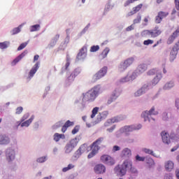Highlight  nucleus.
<instances>
[{
    "label": "nucleus",
    "mask_w": 179,
    "mask_h": 179,
    "mask_svg": "<svg viewBox=\"0 0 179 179\" xmlns=\"http://www.w3.org/2000/svg\"><path fill=\"white\" fill-rule=\"evenodd\" d=\"M100 93V85H96L83 94V100L92 103L96 100Z\"/></svg>",
    "instance_id": "1"
},
{
    "label": "nucleus",
    "mask_w": 179,
    "mask_h": 179,
    "mask_svg": "<svg viewBox=\"0 0 179 179\" xmlns=\"http://www.w3.org/2000/svg\"><path fill=\"white\" fill-rule=\"evenodd\" d=\"M162 34V29L159 27H155L153 29L144 30L141 32L142 37H150L151 38H156Z\"/></svg>",
    "instance_id": "2"
},
{
    "label": "nucleus",
    "mask_w": 179,
    "mask_h": 179,
    "mask_svg": "<svg viewBox=\"0 0 179 179\" xmlns=\"http://www.w3.org/2000/svg\"><path fill=\"white\" fill-rule=\"evenodd\" d=\"M100 160L102 163L107 164L108 166H114V164H115V160H114V158L108 155H101Z\"/></svg>",
    "instance_id": "3"
},
{
    "label": "nucleus",
    "mask_w": 179,
    "mask_h": 179,
    "mask_svg": "<svg viewBox=\"0 0 179 179\" xmlns=\"http://www.w3.org/2000/svg\"><path fill=\"white\" fill-rule=\"evenodd\" d=\"M87 57V47L83 46L79 51L76 57L77 61H82Z\"/></svg>",
    "instance_id": "4"
},
{
    "label": "nucleus",
    "mask_w": 179,
    "mask_h": 179,
    "mask_svg": "<svg viewBox=\"0 0 179 179\" xmlns=\"http://www.w3.org/2000/svg\"><path fill=\"white\" fill-rule=\"evenodd\" d=\"M106 73H107V67H103L93 76V82H96V80L101 79V78H103Z\"/></svg>",
    "instance_id": "5"
},
{
    "label": "nucleus",
    "mask_w": 179,
    "mask_h": 179,
    "mask_svg": "<svg viewBox=\"0 0 179 179\" xmlns=\"http://www.w3.org/2000/svg\"><path fill=\"white\" fill-rule=\"evenodd\" d=\"M114 171L115 174L120 176V177H124L127 174V169L122 165H117L115 167Z\"/></svg>",
    "instance_id": "6"
},
{
    "label": "nucleus",
    "mask_w": 179,
    "mask_h": 179,
    "mask_svg": "<svg viewBox=\"0 0 179 179\" xmlns=\"http://www.w3.org/2000/svg\"><path fill=\"white\" fill-rule=\"evenodd\" d=\"M157 114H159V113L155 110V107H152L149 111L146 110L144 112L141 116L143 117L144 121H147L148 120L150 121V120H149V115H157Z\"/></svg>",
    "instance_id": "7"
},
{
    "label": "nucleus",
    "mask_w": 179,
    "mask_h": 179,
    "mask_svg": "<svg viewBox=\"0 0 179 179\" xmlns=\"http://www.w3.org/2000/svg\"><path fill=\"white\" fill-rule=\"evenodd\" d=\"M141 128H142L141 124H138L137 126H134V125L124 126L122 129V132H125L127 134V132H132L133 131H136V129H141Z\"/></svg>",
    "instance_id": "8"
},
{
    "label": "nucleus",
    "mask_w": 179,
    "mask_h": 179,
    "mask_svg": "<svg viewBox=\"0 0 179 179\" xmlns=\"http://www.w3.org/2000/svg\"><path fill=\"white\" fill-rule=\"evenodd\" d=\"M95 174H104L106 173V166L103 164H98L94 167Z\"/></svg>",
    "instance_id": "9"
},
{
    "label": "nucleus",
    "mask_w": 179,
    "mask_h": 179,
    "mask_svg": "<svg viewBox=\"0 0 179 179\" xmlns=\"http://www.w3.org/2000/svg\"><path fill=\"white\" fill-rule=\"evenodd\" d=\"M132 64H134V58L131 57L127 59L126 61H124V63H122L120 65V72H122V71H125V69H127L128 66H130L131 65H132Z\"/></svg>",
    "instance_id": "10"
},
{
    "label": "nucleus",
    "mask_w": 179,
    "mask_h": 179,
    "mask_svg": "<svg viewBox=\"0 0 179 179\" xmlns=\"http://www.w3.org/2000/svg\"><path fill=\"white\" fill-rule=\"evenodd\" d=\"M167 16H169V12L159 11L155 18V23H162L163 19H164V17H167Z\"/></svg>",
    "instance_id": "11"
},
{
    "label": "nucleus",
    "mask_w": 179,
    "mask_h": 179,
    "mask_svg": "<svg viewBox=\"0 0 179 179\" xmlns=\"http://www.w3.org/2000/svg\"><path fill=\"white\" fill-rule=\"evenodd\" d=\"M161 136L164 143H166V145H169V143H171V141L170 140V134H169L167 131H162Z\"/></svg>",
    "instance_id": "12"
},
{
    "label": "nucleus",
    "mask_w": 179,
    "mask_h": 179,
    "mask_svg": "<svg viewBox=\"0 0 179 179\" xmlns=\"http://www.w3.org/2000/svg\"><path fill=\"white\" fill-rule=\"evenodd\" d=\"M6 157L8 162H12L15 160V150L12 149H8L6 152Z\"/></svg>",
    "instance_id": "13"
},
{
    "label": "nucleus",
    "mask_w": 179,
    "mask_h": 179,
    "mask_svg": "<svg viewBox=\"0 0 179 179\" xmlns=\"http://www.w3.org/2000/svg\"><path fill=\"white\" fill-rule=\"evenodd\" d=\"M179 36V28H178L173 34L168 38L167 40V44H173L174 43V40L177 38Z\"/></svg>",
    "instance_id": "14"
},
{
    "label": "nucleus",
    "mask_w": 179,
    "mask_h": 179,
    "mask_svg": "<svg viewBox=\"0 0 179 179\" xmlns=\"http://www.w3.org/2000/svg\"><path fill=\"white\" fill-rule=\"evenodd\" d=\"M118 96H120V92L117 90H115L110 98L108 99V104H111V103L114 102L116 99H118Z\"/></svg>",
    "instance_id": "15"
},
{
    "label": "nucleus",
    "mask_w": 179,
    "mask_h": 179,
    "mask_svg": "<svg viewBox=\"0 0 179 179\" xmlns=\"http://www.w3.org/2000/svg\"><path fill=\"white\" fill-rule=\"evenodd\" d=\"M143 6V4L140 3L137 5L136 6L133 8V10L128 13V16H132L133 15H135V13H138L141 9H142Z\"/></svg>",
    "instance_id": "16"
},
{
    "label": "nucleus",
    "mask_w": 179,
    "mask_h": 179,
    "mask_svg": "<svg viewBox=\"0 0 179 179\" xmlns=\"http://www.w3.org/2000/svg\"><path fill=\"white\" fill-rule=\"evenodd\" d=\"M27 55V50L24 51L22 53H21L18 57H17L12 62V65H16L19 61H20L22 59L24 58Z\"/></svg>",
    "instance_id": "17"
},
{
    "label": "nucleus",
    "mask_w": 179,
    "mask_h": 179,
    "mask_svg": "<svg viewBox=\"0 0 179 179\" xmlns=\"http://www.w3.org/2000/svg\"><path fill=\"white\" fill-rule=\"evenodd\" d=\"M34 120V115H32L28 120L21 123L20 122H17V125H21L22 127H29L31 122H33V120Z\"/></svg>",
    "instance_id": "18"
},
{
    "label": "nucleus",
    "mask_w": 179,
    "mask_h": 179,
    "mask_svg": "<svg viewBox=\"0 0 179 179\" xmlns=\"http://www.w3.org/2000/svg\"><path fill=\"white\" fill-rule=\"evenodd\" d=\"M10 142L9 137L6 135H0V145H8Z\"/></svg>",
    "instance_id": "19"
},
{
    "label": "nucleus",
    "mask_w": 179,
    "mask_h": 179,
    "mask_svg": "<svg viewBox=\"0 0 179 179\" xmlns=\"http://www.w3.org/2000/svg\"><path fill=\"white\" fill-rule=\"evenodd\" d=\"M38 63H36L33 68L30 70L29 73V78H33L34 75L36 74V72L38 70Z\"/></svg>",
    "instance_id": "20"
},
{
    "label": "nucleus",
    "mask_w": 179,
    "mask_h": 179,
    "mask_svg": "<svg viewBox=\"0 0 179 179\" xmlns=\"http://www.w3.org/2000/svg\"><path fill=\"white\" fill-rule=\"evenodd\" d=\"M72 126H73V122L67 120L62 127V132H63V134H65V132H66V130L68 129V128H69V127H72Z\"/></svg>",
    "instance_id": "21"
},
{
    "label": "nucleus",
    "mask_w": 179,
    "mask_h": 179,
    "mask_svg": "<svg viewBox=\"0 0 179 179\" xmlns=\"http://www.w3.org/2000/svg\"><path fill=\"white\" fill-rule=\"evenodd\" d=\"M131 155L132 153L131 152L129 148H124L121 153L122 157H131Z\"/></svg>",
    "instance_id": "22"
},
{
    "label": "nucleus",
    "mask_w": 179,
    "mask_h": 179,
    "mask_svg": "<svg viewBox=\"0 0 179 179\" xmlns=\"http://www.w3.org/2000/svg\"><path fill=\"white\" fill-rule=\"evenodd\" d=\"M165 169L166 171H171L174 169V163L171 161H168L165 163Z\"/></svg>",
    "instance_id": "23"
},
{
    "label": "nucleus",
    "mask_w": 179,
    "mask_h": 179,
    "mask_svg": "<svg viewBox=\"0 0 179 179\" xmlns=\"http://www.w3.org/2000/svg\"><path fill=\"white\" fill-rule=\"evenodd\" d=\"M53 139L55 142H59L60 139H65V134L55 133L53 136Z\"/></svg>",
    "instance_id": "24"
},
{
    "label": "nucleus",
    "mask_w": 179,
    "mask_h": 179,
    "mask_svg": "<svg viewBox=\"0 0 179 179\" xmlns=\"http://www.w3.org/2000/svg\"><path fill=\"white\" fill-rule=\"evenodd\" d=\"M122 166L126 169V170H130V169L132 167V162L130 160H125Z\"/></svg>",
    "instance_id": "25"
},
{
    "label": "nucleus",
    "mask_w": 179,
    "mask_h": 179,
    "mask_svg": "<svg viewBox=\"0 0 179 179\" xmlns=\"http://www.w3.org/2000/svg\"><path fill=\"white\" fill-rule=\"evenodd\" d=\"M162 78H163L162 73L157 74L156 77L152 80V85H157L159 82H160V79H162Z\"/></svg>",
    "instance_id": "26"
},
{
    "label": "nucleus",
    "mask_w": 179,
    "mask_h": 179,
    "mask_svg": "<svg viewBox=\"0 0 179 179\" xmlns=\"http://www.w3.org/2000/svg\"><path fill=\"white\" fill-rule=\"evenodd\" d=\"M178 52V50L172 49V50L171 51L170 57H169V59L171 62H173L174 59L176 58Z\"/></svg>",
    "instance_id": "27"
},
{
    "label": "nucleus",
    "mask_w": 179,
    "mask_h": 179,
    "mask_svg": "<svg viewBox=\"0 0 179 179\" xmlns=\"http://www.w3.org/2000/svg\"><path fill=\"white\" fill-rule=\"evenodd\" d=\"M90 148L92 151L95 153H98L99 150H100V146L97 145V144H94V143L90 145Z\"/></svg>",
    "instance_id": "28"
},
{
    "label": "nucleus",
    "mask_w": 179,
    "mask_h": 179,
    "mask_svg": "<svg viewBox=\"0 0 179 179\" xmlns=\"http://www.w3.org/2000/svg\"><path fill=\"white\" fill-rule=\"evenodd\" d=\"M69 145L74 148H76V146L78 145V139L77 138H73L70 141Z\"/></svg>",
    "instance_id": "29"
},
{
    "label": "nucleus",
    "mask_w": 179,
    "mask_h": 179,
    "mask_svg": "<svg viewBox=\"0 0 179 179\" xmlns=\"http://www.w3.org/2000/svg\"><path fill=\"white\" fill-rule=\"evenodd\" d=\"M145 92V87H141V89L138 90L137 92L134 93L135 97H139V96H142V94Z\"/></svg>",
    "instance_id": "30"
},
{
    "label": "nucleus",
    "mask_w": 179,
    "mask_h": 179,
    "mask_svg": "<svg viewBox=\"0 0 179 179\" xmlns=\"http://www.w3.org/2000/svg\"><path fill=\"white\" fill-rule=\"evenodd\" d=\"M10 43L8 41H4L2 43H0V48L1 50H5L6 48H8V47H9V45Z\"/></svg>",
    "instance_id": "31"
},
{
    "label": "nucleus",
    "mask_w": 179,
    "mask_h": 179,
    "mask_svg": "<svg viewBox=\"0 0 179 179\" xmlns=\"http://www.w3.org/2000/svg\"><path fill=\"white\" fill-rule=\"evenodd\" d=\"M174 87V83L173 81H170L169 83H167L164 86V90H169V89H171V87Z\"/></svg>",
    "instance_id": "32"
},
{
    "label": "nucleus",
    "mask_w": 179,
    "mask_h": 179,
    "mask_svg": "<svg viewBox=\"0 0 179 179\" xmlns=\"http://www.w3.org/2000/svg\"><path fill=\"white\" fill-rule=\"evenodd\" d=\"M108 52H110V49L108 48H105L101 55V58H106L108 55Z\"/></svg>",
    "instance_id": "33"
},
{
    "label": "nucleus",
    "mask_w": 179,
    "mask_h": 179,
    "mask_svg": "<svg viewBox=\"0 0 179 179\" xmlns=\"http://www.w3.org/2000/svg\"><path fill=\"white\" fill-rule=\"evenodd\" d=\"M75 76L71 73V75L66 80V83H72V82L75 80Z\"/></svg>",
    "instance_id": "34"
},
{
    "label": "nucleus",
    "mask_w": 179,
    "mask_h": 179,
    "mask_svg": "<svg viewBox=\"0 0 179 179\" xmlns=\"http://www.w3.org/2000/svg\"><path fill=\"white\" fill-rule=\"evenodd\" d=\"M146 69H148V66L146 64H140L138 66V71L141 73L145 72V71H146Z\"/></svg>",
    "instance_id": "35"
},
{
    "label": "nucleus",
    "mask_w": 179,
    "mask_h": 179,
    "mask_svg": "<svg viewBox=\"0 0 179 179\" xmlns=\"http://www.w3.org/2000/svg\"><path fill=\"white\" fill-rule=\"evenodd\" d=\"M104 142V137H100L94 142V145H101Z\"/></svg>",
    "instance_id": "36"
},
{
    "label": "nucleus",
    "mask_w": 179,
    "mask_h": 179,
    "mask_svg": "<svg viewBox=\"0 0 179 179\" xmlns=\"http://www.w3.org/2000/svg\"><path fill=\"white\" fill-rule=\"evenodd\" d=\"M63 122L59 121V122H57L55 124H54L52 128V129H58V128H61V127H62L63 125Z\"/></svg>",
    "instance_id": "37"
},
{
    "label": "nucleus",
    "mask_w": 179,
    "mask_h": 179,
    "mask_svg": "<svg viewBox=\"0 0 179 179\" xmlns=\"http://www.w3.org/2000/svg\"><path fill=\"white\" fill-rule=\"evenodd\" d=\"M91 115V118H94L96 117V115L99 113V107H95L92 109Z\"/></svg>",
    "instance_id": "38"
},
{
    "label": "nucleus",
    "mask_w": 179,
    "mask_h": 179,
    "mask_svg": "<svg viewBox=\"0 0 179 179\" xmlns=\"http://www.w3.org/2000/svg\"><path fill=\"white\" fill-rule=\"evenodd\" d=\"M141 20H142V16L138 14L134 20V24H138V23H141Z\"/></svg>",
    "instance_id": "39"
},
{
    "label": "nucleus",
    "mask_w": 179,
    "mask_h": 179,
    "mask_svg": "<svg viewBox=\"0 0 179 179\" xmlns=\"http://www.w3.org/2000/svg\"><path fill=\"white\" fill-rule=\"evenodd\" d=\"M40 30V24H35L31 27L30 31H37Z\"/></svg>",
    "instance_id": "40"
},
{
    "label": "nucleus",
    "mask_w": 179,
    "mask_h": 179,
    "mask_svg": "<svg viewBox=\"0 0 179 179\" xmlns=\"http://www.w3.org/2000/svg\"><path fill=\"white\" fill-rule=\"evenodd\" d=\"M27 42H24L20 44V45L17 48V51H22L24 48H26L27 47Z\"/></svg>",
    "instance_id": "41"
},
{
    "label": "nucleus",
    "mask_w": 179,
    "mask_h": 179,
    "mask_svg": "<svg viewBox=\"0 0 179 179\" xmlns=\"http://www.w3.org/2000/svg\"><path fill=\"white\" fill-rule=\"evenodd\" d=\"M100 50V46L99 45H93L90 48V52H96Z\"/></svg>",
    "instance_id": "42"
},
{
    "label": "nucleus",
    "mask_w": 179,
    "mask_h": 179,
    "mask_svg": "<svg viewBox=\"0 0 179 179\" xmlns=\"http://www.w3.org/2000/svg\"><path fill=\"white\" fill-rule=\"evenodd\" d=\"M66 150L65 152L66 153H71V152H72V150H73V147H71L69 144H67L65 147Z\"/></svg>",
    "instance_id": "43"
},
{
    "label": "nucleus",
    "mask_w": 179,
    "mask_h": 179,
    "mask_svg": "<svg viewBox=\"0 0 179 179\" xmlns=\"http://www.w3.org/2000/svg\"><path fill=\"white\" fill-rule=\"evenodd\" d=\"M129 80H131V79L129 78V76H127L126 77L120 79V83H125L127 82H129Z\"/></svg>",
    "instance_id": "44"
},
{
    "label": "nucleus",
    "mask_w": 179,
    "mask_h": 179,
    "mask_svg": "<svg viewBox=\"0 0 179 179\" xmlns=\"http://www.w3.org/2000/svg\"><path fill=\"white\" fill-rule=\"evenodd\" d=\"M145 159H146V157H141V156H139V155H137L136 156V162H145Z\"/></svg>",
    "instance_id": "45"
},
{
    "label": "nucleus",
    "mask_w": 179,
    "mask_h": 179,
    "mask_svg": "<svg viewBox=\"0 0 179 179\" xmlns=\"http://www.w3.org/2000/svg\"><path fill=\"white\" fill-rule=\"evenodd\" d=\"M17 33H20V27L14 28L12 31V34L15 36V34H17Z\"/></svg>",
    "instance_id": "46"
},
{
    "label": "nucleus",
    "mask_w": 179,
    "mask_h": 179,
    "mask_svg": "<svg viewBox=\"0 0 179 179\" xmlns=\"http://www.w3.org/2000/svg\"><path fill=\"white\" fill-rule=\"evenodd\" d=\"M72 75L74 76V77L76 78V76H78L80 74V70L79 69H75L72 73Z\"/></svg>",
    "instance_id": "47"
},
{
    "label": "nucleus",
    "mask_w": 179,
    "mask_h": 179,
    "mask_svg": "<svg viewBox=\"0 0 179 179\" xmlns=\"http://www.w3.org/2000/svg\"><path fill=\"white\" fill-rule=\"evenodd\" d=\"M153 43H154L153 40H151V39H148L143 41L144 45H149L150 44H153Z\"/></svg>",
    "instance_id": "48"
},
{
    "label": "nucleus",
    "mask_w": 179,
    "mask_h": 179,
    "mask_svg": "<svg viewBox=\"0 0 179 179\" xmlns=\"http://www.w3.org/2000/svg\"><path fill=\"white\" fill-rule=\"evenodd\" d=\"M85 150H86V145H82L78 149V152H80V153H83Z\"/></svg>",
    "instance_id": "49"
},
{
    "label": "nucleus",
    "mask_w": 179,
    "mask_h": 179,
    "mask_svg": "<svg viewBox=\"0 0 179 179\" xmlns=\"http://www.w3.org/2000/svg\"><path fill=\"white\" fill-rule=\"evenodd\" d=\"M143 152H145V153H147L148 155H152V156L153 155V151L150 149H148V148H144Z\"/></svg>",
    "instance_id": "50"
},
{
    "label": "nucleus",
    "mask_w": 179,
    "mask_h": 179,
    "mask_svg": "<svg viewBox=\"0 0 179 179\" xmlns=\"http://www.w3.org/2000/svg\"><path fill=\"white\" fill-rule=\"evenodd\" d=\"M78 132H79V127L78 126H76L71 131V134L73 135H75L76 134H78Z\"/></svg>",
    "instance_id": "51"
},
{
    "label": "nucleus",
    "mask_w": 179,
    "mask_h": 179,
    "mask_svg": "<svg viewBox=\"0 0 179 179\" xmlns=\"http://www.w3.org/2000/svg\"><path fill=\"white\" fill-rule=\"evenodd\" d=\"M130 173L136 176L138 174V170L136 168L131 166L130 168Z\"/></svg>",
    "instance_id": "52"
},
{
    "label": "nucleus",
    "mask_w": 179,
    "mask_h": 179,
    "mask_svg": "<svg viewBox=\"0 0 179 179\" xmlns=\"http://www.w3.org/2000/svg\"><path fill=\"white\" fill-rule=\"evenodd\" d=\"M22 113H23V107L20 106L16 109L15 114L19 115L22 114Z\"/></svg>",
    "instance_id": "53"
},
{
    "label": "nucleus",
    "mask_w": 179,
    "mask_h": 179,
    "mask_svg": "<svg viewBox=\"0 0 179 179\" xmlns=\"http://www.w3.org/2000/svg\"><path fill=\"white\" fill-rule=\"evenodd\" d=\"M136 1H139V0H127L124 3V6H128L130 3H134V2H136Z\"/></svg>",
    "instance_id": "54"
},
{
    "label": "nucleus",
    "mask_w": 179,
    "mask_h": 179,
    "mask_svg": "<svg viewBox=\"0 0 179 179\" xmlns=\"http://www.w3.org/2000/svg\"><path fill=\"white\" fill-rule=\"evenodd\" d=\"M147 164H149L150 166H152V165L155 164V162L153 161V159L148 158L147 159Z\"/></svg>",
    "instance_id": "55"
},
{
    "label": "nucleus",
    "mask_w": 179,
    "mask_h": 179,
    "mask_svg": "<svg viewBox=\"0 0 179 179\" xmlns=\"http://www.w3.org/2000/svg\"><path fill=\"white\" fill-rule=\"evenodd\" d=\"M173 50H175L176 51H178V50H179V40L176 42V43L173 47Z\"/></svg>",
    "instance_id": "56"
},
{
    "label": "nucleus",
    "mask_w": 179,
    "mask_h": 179,
    "mask_svg": "<svg viewBox=\"0 0 179 179\" xmlns=\"http://www.w3.org/2000/svg\"><path fill=\"white\" fill-rule=\"evenodd\" d=\"M36 162L38 163H44V162H45V157H42L37 159Z\"/></svg>",
    "instance_id": "57"
},
{
    "label": "nucleus",
    "mask_w": 179,
    "mask_h": 179,
    "mask_svg": "<svg viewBox=\"0 0 179 179\" xmlns=\"http://www.w3.org/2000/svg\"><path fill=\"white\" fill-rule=\"evenodd\" d=\"M97 155L96 152H94V151H92L87 156L88 159H92V157H94Z\"/></svg>",
    "instance_id": "58"
},
{
    "label": "nucleus",
    "mask_w": 179,
    "mask_h": 179,
    "mask_svg": "<svg viewBox=\"0 0 179 179\" xmlns=\"http://www.w3.org/2000/svg\"><path fill=\"white\" fill-rule=\"evenodd\" d=\"M70 65H71V63L69 62V57L67 56L66 57V63L65 65V69H68V68H69Z\"/></svg>",
    "instance_id": "59"
},
{
    "label": "nucleus",
    "mask_w": 179,
    "mask_h": 179,
    "mask_svg": "<svg viewBox=\"0 0 179 179\" xmlns=\"http://www.w3.org/2000/svg\"><path fill=\"white\" fill-rule=\"evenodd\" d=\"M156 73V69H151L148 72V75L152 76Z\"/></svg>",
    "instance_id": "60"
},
{
    "label": "nucleus",
    "mask_w": 179,
    "mask_h": 179,
    "mask_svg": "<svg viewBox=\"0 0 179 179\" xmlns=\"http://www.w3.org/2000/svg\"><path fill=\"white\" fill-rule=\"evenodd\" d=\"M130 80H134V79L136 78V73H133L130 76H129Z\"/></svg>",
    "instance_id": "61"
},
{
    "label": "nucleus",
    "mask_w": 179,
    "mask_h": 179,
    "mask_svg": "<svg viewBox=\"0 0 179 179\" xmlns=\"http://www.w3.org/2000/svg\"><path fill=\"white\" fill-rule=\"evenodd\" d=\"M121 148H120L118 145H114L113 150V152H117L118 150H120Z\"/></svg>",
    "instance_id": "62"
},
{
    "label": "nucleus",
    "mask_w": 179,
    "mask_h": 179,
    "mask_svg": "<svg viewBox=\"0 0 179 179\" xmlns=\"http://www.w3.org/2000/svg\"><path fill=\"white\" fill-rule=\"evenodd\" d=\"M175 5L177 10H179V0H175Z\"/></svg>",
    "instance_id": "63"
},
{
    "label": "nucleus",
    "mask_w": 179,
    "mask_h": 179,
    "mask_svg": "<svg viewBox=\"0 0 179 179\" xmlns=\"http://www.w3.org/2000/svg\"><path fill=\"white\" fill-rule=\"evenodd\" d=\"M176 107L178 110H179V99H176Z\"/></svg>",
    "instance_id": "64"
}]
</instances>
